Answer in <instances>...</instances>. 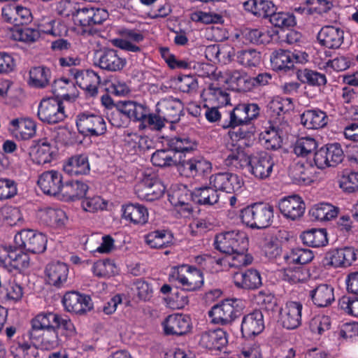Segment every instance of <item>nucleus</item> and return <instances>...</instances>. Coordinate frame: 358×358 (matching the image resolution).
I'll use <instances>...</instances> for the list:
<instances>
[{
    "mask_svg": "<svg viewBox=\"0 0 358 358\" xmlns=\"http://www.w3.org/2000/svg\"><path fill=\"white\" fill-rule=\"evenodd\" d=\"M273 206L269 203L256 202L242 208L239 217L241 222L252 229H262L272 224Z\"/></svg>",
    "mask_w": 358,
    "mask_h": 358,
    "instance_id": "f257e3e1",
    "label": "nucleus"
},
{
    "mask_svg": "<svg viewBox=\"0 0 358 358\" xmlns=\"http://www.w3.org/2000/svg\"><path fill=\"white\" fill-rule=\"evenodd\" d=\"M199 69V76L208 78L210 80L217 81L219 83L227 84L233 90L238 92H248L250 85L249 76L240 70L220 69Z\"/></svg>",
    "mask_w": 358,
    "mask_h": 358,
    "instance_id": "f03ea898",
    "label": "nucleus"
},
{
    "mask_svg": "<svg viewBox=\"0 0 358 358\" xmlns=\"http://www.w3.org/2000/svg\"><path fill=\"white\" fill-rule=\"evenodd\" d=\"M178 171L181 176L201 181L210 178L212 164L208 160L200 156H182L178 165Z\"/></svg>",
    "mask_w": 358,
    "mask_h": 358,
    "instance_id": "7ed1b4c3",
    "label": "nucleus"
},
{
    "mask_svg": "<svg viewBox=\"0 0 358 358\" xmlns=\"http://www.w3.org/2000/svg\"><path fill=\"white\" fill-rule=\"evenodd\" d=\"M215 248L225 254L234 253L236 251L247 252L248 238L244 231L232 230L216 235Z\"/></svg>",
    "mask_w": 358,
    "mask_h": 358,
    "instance_id": "20e7f679",
    "label": "nucleus"
},
{
    "mask_svg": "<svg viewBox=\"0 0 358 358\" xmlns=\"http://www.w3.org/2000/svg\"><path fill=\"white\" fill-rule=\"evenodd\" d=\"M115 108L116 110L112 113L110 122L116 127H120L122 125V121L117 120V117L121 115H124L130 120L141 122L143 124L146 115L149 114V108L146 105L132 101H120Z\"/></svg>",
    "mask_w": 358,
    "mask_h": 358,
    "instance_id": "39448f33",
    "label": "nucleus"
},
{
    "mask_svg": "<svg viewBox=\"0 0 358 358\" xmlns=\"http://www.w3.org/2000/svg\"><path fill=\"white\" fill-rule=\"evenodd\" d=\"M345 157L341 145L338 143H327L316 150L310 166H316L322 169L326 167H336Z\"/></svg>",
    "mask_w": 358,
    "mask_h": 358,
    "instance_id": "423d86ee",
    "label": "nucleus"
},
{
    "mask_svg": "<svg viewBox=\"0 0 358 358\" xmlns=\"http://www.w3.org/2000/svg\"><path fill=\"white\" fill-rule=\"evenodd\" d=\"M164 192V185L155 173H144L141 180L135 186L137 197L147 201L158 200Z\"/></svg>",
    "mask_w": 358,
    "mask_h": 358,
    "instance_id": "0eeeda50",
    "label": "nucleus"
},
{
    "mask_svg": "<svg viewBox=\"0 0 358 358\" xmlns=\"http://www.w3.org/2000/svg\"><path fill=\"white\" fill-rule=\"evenodd\" d=\"M238 300L227 299L214 305L208 311L211 322L226 326L231 324L241 315V310L236 307Z\"/></svg>",
    "mask_w": 358,
    "mask_h": 358,
    "instance_id": "6e6552de",
    "label": "nucleus"
},
{
    "mask_svg": "<svg viewBox=\"0 0 358 358\" xmlns=\"http://www.w3.org/2000/svg\"><path fill=\"white\" fill-rule=\"evenodd\" d=\"M76 127L79 133L85 136H99L106 131L103 117L90 112L81 113L76 116Z\"/></svg>",
    "mask_w": 358,
    "mask_h": 358,
    "instance_id": "1a4fd4ad",
    "label": "nucleus"
},
{
    "mask_svg": "<svg viewBox=\"0 0 358 358\" xmlns=\"http://www.w3.org/2000/svg\"><path fill=\"white\" fill-rule=\"evenodd\" d=\"M14 243L17 248L33 254H39L46 250L47 238L42 233L23 229L15 236Z\"/></svg>",
    "mask_w": 358,
    "mask_h": 358,
    "instance_id": "9d476101",
    "label": "nucleus"
},
{
    "mask_svg": "<svg viewBox=\"0 0 358 358\" xmlns=\"http://www.w3.org/2000/svg\"><path fill=\"white\" fill-rule=\"evenodd\" d=\"M37 115L41 121L48 124L59 123L66 117L62 101L55 98L43 99Z\"/></svg>",
    "mask_w": 358,
    "mask_h": 358,
    "instance_id": "9b49d317",
    "label": "nucleus"
},
{
    "mask_svg": "<svg viewBox=\"0 0 358 358\" xmlns=\"http://www.w3.org/2000/svg\"><path fill=\"white\" fill-rule=\"evenodd\" d=\"M109 15L104 8L93 7L90 5L81 6L78 5L73 23L82 27H90L101 24Z\"/></svg>",
    "mask_w": 358,
    "mask_h": 358,
    "instance_id": "f8f14e48",
    "label": "nucleus"
},
{
    "mask_svg": "<svg viewBox=\"0 0 358 358\" xmlns=\"http://www.w3.org/2000/svg\"><path fill=\"white\" fill-rule=\"evenodd\" d=\"M248 171L257 180H266L268 178L274 166L272 156L266 152H261L252 155L250 161Z\"/></svg>",
    "mask_w": 358,
    "mask_h": 358,
    "instance_id": "ddd939ff",
    "label": "nucleus"
},
{
    "mask_svg": "<svg viewBox=\"0 0 358 358\" xmlns=\"http://www.w3.org/2000/svg\"><path fill=\"white\" fill-rule=\"evenodd\" d=\"M357 250L343 247L329 250L325 255V265L334 268H346L354 264L357 259Z\"/></svg>",
    "mask_w": 358,
    "mask_h": 358,
    "instance_id": "4468645a",
    "label": "nucleus"
},
{
    "mask_svg": "<svg viewBox=\"0 0 358 358\" xmlns=\"http://www.w3.org/2000/svg\"><path fill=\"white\" fill-rule=\"evenodd\" d=\"M62 303L66 311L76 315H85L93 308V303L90 296L72 291L66 292Z\"/></svg>",
    "mask_w": 358,
    "mask_h": 358,
    "instance_id": "2eb2a0df",
    "label": "nucleus"
},
{
    "mask_svg": "<svg viewBox=\"0 0 358 358\" xmlns=\"http://www.w3.org/2000/svg\"><path fill=\"white\" fill-rule=\"evenodd\" d=\"M303 304L300 301H289L279 312L282 326L289 330H294L301 325Z\"/></svg>",
    "mask_w": 358,
    "mask_h": 358,
    "instance_id": "dca6fc26",
    "label": "nucleus"
},
{
    "mask_svg": "<svg viewBox=\"0 0 358 358\" xmlns=\"http://www.w3.org/2000/svg\"><path fill=\"white\" fill-rule=\"evenodd\" d=\"M209 182L217 192L220 190L229 194L240 190L243 185V180L238 176L229 172L210 175Z\"/></svg>",
    "mask_w": 358,
    "mask_h": 358,
    "instance_id": "f3484780",
    "label": "nucleus"
},
{
    "mask_svg": "<svg viewBox=\"0 0 358 358\" xmlns=\"http://www.w3.org/2000/svg\"><path fill=\"white\" fill-rule=\"evenodd\" d=\"M265 328L263 313L255 309L243 315L241 324L243 337L250 338L260 334Z\"/></svg>",
    "mask_w": 358,
    "mask_h": 358,
    "instance_id": "a211bd4d",
    "label": "nucleus"
},
{
    "mask_svg": "<svg viewBox=\"0 0 358 358\" xmlns=\"http://www.w3.org/2000/svg\"><path fill=\"white\" fill-rule=\"evenodd\" d=\"M183 104L176 99L168 97L160 99L156 105V112L169 123H176L182 115Z\"/></svg>",
    "mask_w": 358,
    "mask_h": 358,
    "instance_id": "6ab92c4d",
    "label": "nucleus"
},
{
    "mask_svg": "<svg viewBox=\"0 0 358 358\" xmlns=\"http://www.w3.org/2000/svg\"><path fill=\"white\" fill-rule=\"evenodd\" d=\"M162 324L164 334L169 336H182L189 332L192 329L190 317L183 314L169 315Z\"/></svg>",
    "mask_w": 358,
    "mask_h": 358,
    "instance_id": "aec40b11",
    "label": "nucleus"
},
{
    "mask_svg": "<svg viewBox=\"0 0 358 358\" xmlns=\"http://www.w3.org/2000/svg\"><path fill=\"white\" fill-rule=\"evenodd\" d=\"M281 214L292 220H296L303 216L305 203L298 195L285 196L279 200L278 204Z\"/></svg>",
    "mask_w": 358,
    "mask_h": 358,
    "instance_id": "412c9836",
    "label": "nucleus"
},
{
    "mask_svg": "<svg viewBox=\"0 0 358 358\" xmlns=\"http://www.w3.org/2000/svg\"><path fill=\"white\" fill-rule=\"evenodd\" d=\"M63 184L62 173L54 170L43 172L38 180V185L43 192L50 196H59Z\"/></svg>",
    "mask_w": 358,
    "mask_h": 358,
    "instance_id": "4be33fe9",
    "label": "nucleus"
},
{
    "mask_svg": "<svg viewBox=\"0 0 358 358\" xmlns=\"http://www.w3.org/2000/svg\"><path fill=\"white\" fill-rule=\"evenodd\" d=\"M227 343V334L220 328L203 332L199 340L202 348L211 351H221Z\"/></svg>",
    "mask_w": 358,
    "mask_h": 358,
    "instance_id": "5701e85b",
    "label": "nucleus"
},
{
    "mask_svg": "<svg viewBox=\"0 0 358 358\" xmlns=\"http://www.w3.org/2000/svg\"><path fill=\"white\" fill-rule=\"evenodd\" d=\"M28 335L31 343L38 345L42 350H50L64 343V339L59 338L55 328Z\"/></svg>",
    "mask_w": 358,
    "mask_h": 358,
    "instance_id": "b1692460",
    "label": "nucleus"
},
{
    "mask_svg": "<svg viewBox=\"0 0 358 358\" xmlns=\"http://www.w3.org/2000/svg\"><path fill=\"white\" fill-rule=\"evenodd\" d=\"M233 281L236 287L248 290L257 289L262 285L260 273L255 268L236 272L233 276Z\"/></svg>",
    "mask_w": 358,
    "mask_h": 358,
    "instance_id": "393cba45",
    "label": "nucleus"
},
{
    "mask_svg": "<svg viewBox=\"0 0 358 358\" xmlns=\"http://www.w3.org/2000/svg\"><path fill=\"white\" fill-rule=\"evenodd\" d=\"M201 96L204 102L205 107L210 106H225L231 104L229 94L225 90L215 86L213 83L203 89Z\"/></svg>",
    "mask_w": 358,
    "mask_h": 358,
    "instance_id": "a878e982",
    "label": "nucleus"
},
{
    "mask_svg": "<svg viewBox=\"0 0 358 358\" xmlns=\"http://www.w3.org/2000/svg\"><path fill=\"white\" fill-rule=\"evenodd\" d=\"M294 109L292 99L277 96L268 102L266 106V113L270 121L280 122L287 112Z\"/></svg>",
    "mask_w": 358,
    "mask_h": 358,
    "instance_id": "bb28decb",
    "label": "nucleus"
},
{
    "mask_svg": "<svg viewBox=\"0 0 358 358\" xmlns=\"http://www.w3.org/2000/svg\"><path fill=\"white\" fill-rule=\"evenodd\" d=\"M317 38L322 45L336 49L343 43L344 31L334 26H325L318 32Z\"/></svg>",
    "mask_w": 358,
    "mask_h": 358,
    "instance_id": "cd10ccee",
    "label": "nucleus"
},
{
    "mask_svg": "<svg viewBox=\"0 0 358 358\" xmlns=\"http://www.w3.org/2000/svg\"><path fill=\"white\" fill-rule=\"evenodd\" d=\"M52 92L57 97L67 101H74L78 96L75 83L69 77L63 76L55 80L52 85Z\"/></svg>",
    "mask_w": 358,
    "mask_h": 358,
    "instance_id": "c85d7f7f",
    "label": "nucleus"
},
{
    "mask_svg": "<svg viewBox=\"0 0 358 358\" xmlns=\"http://www.w3.org/2000/svg\"><path fill=\"white\" fill-rule=\"evenodd\" d=\"M45 274L48 282L59 288L67 281L69 266L66 264L60 262H51L45 268Z\"/></svg>",
    "mask_w": 358,
    "mask_h": 358,
    "instance_id": "c756f323",
    "label": "nucleus"
},
{
    "mask_svg": "<svg viewBox=\"0 0 358 358\" xmlns=\"http://www.w3.org/2000/svg\"><path fill=\"white\" fill-rule=\"evenodd\" d=\"M334 291L330 285L320 284L310 291L309 296L317 307H328L335 301Z\"/></svg>",
    "mask_w": 358,
    "mask_h": 358,
    "instance_id": "7c9ffc66",
    "label": "nucleus"
},
{
    "mask_svg": "<svg viewBox=\"0 0 358 358\" xmlns=\"http://www.w3.org/2000/svg\"><path fill=\"white\" fill-rule=\"evenodd\" d=\"M89 189L88 185L80 180L64 182L59 196L64 201H76L83 198Z\"/></svg>",
    "mask_w": 358,
    "mask_h": 358,
    "instance_id": "2f4dec72",
    "label": "nucleus"
},
{
    "mask_svg": "<svg viewBox=\"0 0 358 358\" xmlns=\"http://www.w3.org/2000/svg\"><path fill=\"white\" fill-rule=\"evenodd\" d=\"M50 144L46 141L39 140L29 148V156L34 164L41 165L50 163L52 159Z\"/></svg>",
    "mask_w": 358,
    "mask_h": 358,
    "instance_id": "473e14b6",
    "label": "nucleus"
},
{
    "mask_svg": "<svg viewBox=\"0 0 358 358\" xmlns=\"http://www.w3.org/2000/svg\"><path fill=\"white\" fill-rule=\"evenodd\" d=\"M58 315L59 313L49 311L37 314L31 320V329L29 330L28 334L55 328Z\"/></svg>",
    "mask_w": 358,
    "mask_h": 358,
    "instance_id": "72a5a7b5",
    "label": "nucleus"
},
{
    "mask_svg": "<svg viewBox=\"0 0 358 358\" xmlns=\"http://www.w3.org/2000/svg\"><path fill=\"white\" fill-rule=\"evenodd\" d=\"M224 159V164L231 169L239 170L247 167L248 169L252 155H248L241 146L234 145Z\"/></svg>",
    "mask_w": 358,
    "mask_h": 358,
    "instance_id": "f704fd0d",
    "label": "nucleus"
},
{
    "mask_svg": "<svg viewBox=\"0 0 358 358\" xmlns=\"http://www.w3.org/2000/svg\"><path fill=\"white\" fill-rule=\"evenodd\" d=\"M244 9L254 15L267 18L276 11L275 4L270 0H248L243 3Z\"/></svg>",
    "mask_w": 358,
    "mask_h": 358,
    "instance_id": "c9c22d12",
    "label": "nucleus"
},
{
    "mask_svg": "<svg viewBox=\"0 0 358 358\" xmlns=\"http://www.w3.org/2000/svg\"><path fill=\"white\" fill-rule=\"evenodd\" d=\"M195 141L186 135H180L171 138L167 141V146L178 156H187L192 151L196 150Z\"/></svg>",
    "mask_w": 358,
    "mask_h": 358,
    "instance_id": "e433bc0d",
    "label": "nucleus"
},
{
    "mask_svg": "<svg viewBox=\"0 0 358 358\" xmlns=\"http://www.w3.org/2000/svg\"><path fill=\"white\" fill-rule=\"evenodd\" d=\"M122 216L135 224H144L148 220V211L141 204L128 203L122 206Z\"/></svg>",
    "mask_w": 358,
    "mask_h": 358,
    "instance_id": "4c0bfd02",
    "label": "nucleus"
},
{
    "mask_svg": "<svg viewBox=\"0 0 358 358\" xmlns=\"http://www.w3.org/2000/svg\"><path fill=\"white\" fill-rule=\"evenodd\" d=\"M10 124L13 127V134L16 138L28 140L36 134V124L30 118L13 119Z\"/></svg>",
    "mask_w": 358,
    "mask_h": 358,
    "instance_id": "58836bf2",
    "label": "nucleus"
},
{
    "mask_svg": "<svg viewBox=\"0 0 358 358\" xmlns=\"http://www.w3.org/2000/svg\"><path fill=\"white\" fill-rule=\"evenodd\" d=\"M169 200L176 207H182L189 213L192 211L190 202L193 201V191L189 190L186 186L182 185L173 189L169 194Z\"/></svg>",
    "mask_w": 358,
    "mask_h": 358,
    "instance_id": "ea45409f",
    "label": "nucleus"
},
{
    "mask_svg": "<svg viewBox=\"0 0 358 358\" xmlns=\"http://www.w3.org/2000/svg\"><path fill=\"white\" fill-rule=\"evenodd\" d=\"M301 122L309 129H317L327 124L328 117L320 109L306 110L301 115Z\"/></svg>",
    "mask_w": 358,
    "mask_h": 358,
    "instance_id": "a19ab883",
    "label": "nucleus"
},
{
    "mask_svg": "<svg viewBox=\"0 0 358 358\" xmlns=\"http://www.w3.org/2000/svg\"><path fill=\"white\" fill-rule=\"evenodd\" d=\"M181 157V156H178L177 154H174V152L168 147L166 149L156 150L152 155L151 162L155 166H176L178 169V165L180 164Z\"/></svg>",
    "mask_w": 358,
    "mask_h": 358,
    "instance_id": "79ce46f5",
    "label": "nucleus"
},
{
    "mask_svg": "<svg viewBox=\"0 0 358 358\" xmlns=\"http://www.w3.org/2000/svg\"><path fill=\"white\" fill-rule=\"evenodd\" d=\"M63 170L71 176L88 174L90 168L87 157L83 155L71 157L64 164Z\"/></svg>",
    "mask_w": 358,
    "mask_h": 358,
    "instance_id": "37998d69",
    "label": "nucleus"
},
{
    "mask_svg": "<svg viewBox=\"0 0 358 358\" xmlns=\"http://www.w3.org/2000/svg\"><path fill=\"white\" fill-rule=\"evenodd\" d=\"M22 248L18 250H11L8 252L4 259L1 260V262L5 266H10L11 268L19 271L20 272L24 271L29 266L30 258L27 253L23 252Z\"/></svg>",
    "mask_w": 358,
    "mask_h": 358,
    "instance_id": "c03bdc74",
    "label": "nucleus"
},
{
    "mask_svg": "<svg viewBox=\"0 0 358 358\" xmlns=\"http://www.w3.org/2000/svg\"><path fill=\"white\" fill-rule=\"evenodd\" d=\"M37 217L44 225L57 227L64 224L65 213L61 209L45 208L38 210Z\"/></svg>",
    "mask_w": 358,
    "mask_h": 358,
    "instance_id": "a18cd8bd",
    "label": "nucleus"
},
{
    "mask_svg": "<svg viewBox=\"0 0 358 358\" xmlns=\"http://www.w3.org/2000/svg\"><path fill=\"white\" fill-rule=\"evenodd\" d=\"M219 201V194L213 186L203 185L193 190V201L205 206H213Z\"/></svg>",
    "mask_w": 358,
    "mask_h": 358,
    "instance_id": "49530a36",
    "label": "nucleus"
},
{
    "mask_svg": "<svg viewBox=\"0 0 358 358\" xmlns=\"http://www.w3.org/2000/svg\"><path fill=\"white\" fill-rule=\"evenodd\" d=\"M300 238L303 244L313 248L323 247L328 243L327 232L325 229H311L303 231Z\"/></svg>",
    "mask_w": 358,
    "mask_h": 358,
    "instance_id": "de8ad7c7",
    "label": "nucleus"
},
{
    "mask_svg": "<svg viewBox=\"0 0 358 358\" xmlns=\"http://www.w3.org/2000/svg\"><path fill=\"white\" fill-rule=\"evenodd\" d=\"M173 234L166 230L151 231L145 236V243L152 248H164L173 243Z\"/></svg>",
    "mask_w": 358,
    "mask_h": 358,
    "instance_id": "09e8293b",
    "label": "nucleus"
},
{
    "mask_svg": "<svg viewBox=\"0 0 358 358\" xmlns=\"http://www.w3.org/2000/svg\"><path fill=\"white\" fill-rule=\"evenodd\" d=\"M314 258L313 252L309 249L296 248L283 255V259L287 265H303L310 262Z\"/></svg>",
    "mask_w": 358,
    "mask_h": 358,
    "instance_id": "8fccbe9b",
    "label": "nucleus"
},
{
    "mask_svg": "<svg viewBox=\"0 0 358 358\" xmlns=\"http://www.w3.org/2000/svg\"><path fill=\"white\" fill-rule=\"evenodd\" d=\"M55 329L58 332L59 338L64 339V343L70 341L77 334L76 329L68 315H58Z\"/></svg>",
    "mask_w": 358,
    "mask_h": 358,
    "instance_id": "3c124183",
    "label": "nucleus"
},
{
    "mask_svg": "<svg viewBox=\"0 0 358 358\" xmlns=\"http://www.w3.org/2000/svg\"><path fill=\"white\" fill-rule=\"evenodd\" d=\"M338 208L328 203L316 204L310 210L311 217L317 221H328L336 217Z\"/></svg>",
    "mask_w": 358,
    "mask_h": 358,
    "instance_id": "603ef678",
    "label": "nucleus"
},
{
    "mask_svg": "<svg viewBox=\"0 0 358 358\" xmlns=\"http://www.w3.org/2000/svg\"><path fill=\"white\" fill-rule=\"evenodd\" d=\"M69 75L72 77L73 81L75 80L80 88L87 87V83H90L92 80L95 83H101V77L98 73L89 69L82 70L69 69Z\"/></svg>",
    "mask_w": 358,
    "mask_h": 358,
    "instance_id": "864d4df0",
    "label": "nucleus"
},
{
    "mask_svg": "<svg viewBox=\"0 0 358 358\" xmlns=\"http://www.w3.org/2000/svg\"><path fill=\"white\" fill-rule=\"evenodd\" d=\"M96 57L94 64L98 67H123L126 64V60L120 57L114 50L96 53Z\"/></svg>",
    "mask_w": 358,
    "mask_h": 358,
    "instance_id": "5fc2aeb1",
    "label": "nucleus"
},
{
    "mask_svg": "<svg viewBox=\"0 0 358 358\" xmlns=\"http://www.w3.org/2000/svg\"><path fill=\"white\" fill-rule=\"evenodd\" d=\"M318 146L316 140L310 136L301 137L296 140L294 145V152L299 157H306L316 152Z\"/></svg>",
    "mask_w": 358,
    "mask_h": 358,
    "instance_id": "6e6d98bb",
    "label": "nucleus"
},
{
    "mask_svg": "<svg viewBox=\"0 0 358 358\" xmlns=\"http://www.w3.org/2000/svg\"><path fill=\"white\" fill-rule=\"evenodd\" d=\"M50 69H30L28 84L34 88H44L50 83Z\"/></svg>",
    "mask_w": 358,
    "mask_h": 358,
    "instance_id": "4d7b16f0",
    "label": "nucleus"
},
{
    "mask_svg": "<svg viewBox=\"0 0 358 358\" xmlns=\"http://www.w3.org/2000/svg\"><path fill=\"white\" fill-rule=\"evenodd\" d=\"M93 273L99 278H110L118 273V268L113 260L105 259L95 262Z\"/></svg>",
    "mask_w": 358,
    "mask_h": 358,
    "instance_id": "13d9d810",
    "label": "nucleus"
},
{
    "mask_svg": "<svg viewBox=\"0 0 358 358\" xmlns=\"http://www.w3.org/2000/svg\"><path fill=\"white\" fill-rule=\"evenodd\" d=\"M249 122L248 114L246 115L245 110V103L238 104L229 113V121L227 124H223V128L238 127L241 125H248Z\"/></svg>",
    "mask_w": 358,
    "mask_h": 358,
    "instance_id": "bf43d9fd",
    "label": "nucleus"
},
{
    "mask_svg": "<svg viewBox=\"0 0 358 358\" xmlns=\"http://www.w3.org/2000/svg\"><path fill=\"white\" fill-rule=\"evenodd\" d=\"M187 271L183 290L194 292L199 289L203 285V275L201 269L191 266Z\"/></svg>",
    "mask_w": 358,
    "mask_h": 358,
    "instance_id": "052dcab7",
    "label": "nucleus"
},
{
    "mask_svg": "<svg viewBox=\"0 0 358 358\" xmlns=\"http://www.w3.org/2000/svg\"><path fill=\"white\" fill-rule=\"evenodd\" d=\"M297 76L302 83H308L313 86L324 85L327 83V79L324 74L309 69H299L297 71Z\"/></svg>",
    "mask_w": 358,
    "mask_h": 358,
    "instance_id": "680f3d73",
    "label": "nucleus"
},
{
    "mask_svg": "<svg viewBox=\"0 0 358 358\" xmlns=\"http://www.w3.org/2000/svg\"><path fill=\"white\" fill-rule=\"evenodd\" d=\"M42 34L55 36L56 33L52 29H37L32 28H22L17 31L18 39L27 43L36 42Z\"/></svg>",
    "mask_w": 358,
    "mask_h": 358,
    "instance_id": "e2e57ef3",
    "label": "nucleus"
},
{
    "mask_svg": "<svg viewBox=\"0 0 358 358\" xmlns=\"http://www.w3.org/2000/svg\"><path fill=\"white\" fill-rule=\"evenodd\" d=\"M270 22L275 27L285 28L294 27L296 22L294 15L292 13L273 12L269 17Z\"/></svg>",
    "mask_w": 358,
    "mask_h": 358,
    "instance_id": "0e129e2a",
    "label": "nucleus"
},
{
    "mask_svg": "<svg viewBox=\"0 0 358 358\" xmlns=\"http://www.w3.org/2000/svg\"><path fill=\"white\" fill-rule=\"evenodd\" d=\"M246 40L255 44L268 43L272 40V34L264 29H253L245 31Z\"/></svg>",
    "mask_w": 358,
    "mask_h": 358,
    "instance_id": "69168bd1",
    "label": "nucleus"
},
{
    "mask_svg": "<svg viewBox=\"0 0 358 358\" xmlns=\"http://www.w3.org/2000/svg\"><path fill=\"white\" fill-rule=\"evenodd\" d=\"M238 62L245 67H257L261 64L260 53L254 50H244L238 53Z\"/></svg>",
    "mask_w": 358,
    "mask_h": 358,
    "instance_id": "338daca9",
    "label": "nucleus"
},
{
    "mask_svg": "<svg viewBox=\"0 0 358 358\" xmlns=\"http://www.w3.org/2000/svg\"><path fill=\"white\" fill-rule=\"evenodd\" d=\"M309 327L313 334L322 335L330 329L331 319L327 315L315 316L310 321Z\"/></svg>",
    "mask_w": 358,
    "mask_h": 358,
    "instance_id": "774afa93",
    "label": "nucleus"
}]
</instances>
